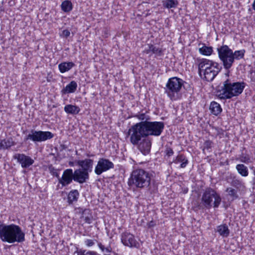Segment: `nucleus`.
Here are the masks:
<instances>
[{
	"mask_svg": "<svg viewBox=\"0 0 255 255\" xmlns=\"http://www.w3.org/2000/svg\"><path fill=\"white\" fill-rule=\"evenodd\" d=\"M0 239L9 244L21 243L25 241V233L18 225L11 224L0 225Z\"/></svg>",
	"mask_w": 255,
	"mask_h": 255,
	"instance_id": "nucleus-2",
	"label": "nucleus"
},
{
	"mask_svg": "<svg viewBox=\"0 0 255 255\" xmlns=\"http://www.w3.org/2000/svg\"><path fill=\"white\" fill-rule=\"evenodd\" d=\"M240 160L241 162L248 163L252 162L251 158L248 154H242L240 156Z\"/></svg>",
	"mask_w": 255,
	"mask_h": 255,
	"instance_id": "nucleus-34",
	"label": "nucleus"
},
{
	"mask_svg": "<svg viewBox=\"0 0 255 255\" xmlns=\"http://www.w3.org/2000/svg\"><path fill=\"white\" fill-rule=\"evenodd\" d=\"M210 110L212 114L215 116L219 115L222 111L220 105L214 101L211 103Z\"/></svg>",
	"mask_w": 255,
	"mask_h": 255,
	"instance_id": "nucleus-20",
	"label": "nucleus"
},
{
	"mask_svg": "<svg viewBox=\"0 0 255 255\" xmlns=\"http://www.w3.org/2000/svg\"><path fill=\"white\" fill-rule=\"evenodd\" d=\"M77 88V84L75 81H71L61 91L62 95L73 93L75 92Z\"/></svg>",
	"mask_w": 255,
	"mask_h": 255,
	"instance_id": "nucleus-16",
	"label": "nucleus"
},
{
	"mask_svg": "<svg viewBox=\"0 0 255 255\" xmlns=\"http://www.w3.org/2000/svg\"><path fill=\"white\" fill-rule=\"evenodd\" d=\"M148 46L149 47V45H148ZM150 52H151V50H149V48L148 49L146 50V53L147 54L149 53Z\"/></svg>",
	"mask_w": 255,
	"mask_h": 255,
	"instance_id": "nucleus-47",
	"label": "nucleus"
},
{
	"mask_svg": "<svg viewBox=\"0 0 255 255\" xmlns=\"http://www.w3.org/2000/svg\"><path fill=\"white\" fill-rule=\"evenodd\" d=\"M149 50H151L152 53L155 54L156 56H160L163 55V50L162 49L157 47L153 45H149Z\"/></svg>",
	"mask_w": 255,
	"mask_h": 255,
	"instance_id": "nucleus-30",
	"label": "nucleus"
},
{
	"mask_svg": "<svg viewBox=\"0 0 255 255\" xmlns=\"http://www.w3.org/2000/svg\"><path fill=\"white\" fill-rule=\"evenodd\" d=\"M121 241L122 243L126 246L136 248L139 247V244L135 240L134 236L129 233H123L122 234Z\"/></svg>",
	"mask_w": 255,
	"mask_h": 255,
	"instance_id": "nucleus-11",
	"label": "nucleus"
},
{
	"mask_svg": "<svg viewBox=\"0 0 255 255\" xmlns=\"http://www.w3.org/2000/svg\"><path fill=\"white\" fill-rule=\"evenodd\" d=\"M173 162L176 164L181 163L180 165L181 168L185 167L188 163V161L186 157L182 154H179L177 156L176 159L173 161Z\"/></svg>",
	"mask_w": 255,
	"mask_h": 255,
	"instance_id": "nucleus-22",
	"label": "nucleus"
},
{
	"mask_svg": "<svg viewBox=\"0 0 255 255\" xmlns=\"http://www.w3.org/2000/svg\"><path fill=\"white\" fill-rule=\"evenodd\" d=\"M114 163L109 159L100 158L95 167V172L97 175H101L103 172L107 171L110 169L114 168Z\"/></svg>",
	"mask_w": 255,
	"mask_h": 255,
	"instance_id": "nucleus-10",
	"label": "nucleus"
},
{
	"mask_svg": "<svg viewBox=\"0 0 255 255\" xmlns=\"http://www.w3.org/2000/svg\"><path fill=\"white\" fill-rule=\"evenodd\" d=\"M48 171L50 173L51 175H52L53 176L56 177L58 179L59 177V174L58 173L59 170L56 169L54 168V167L52 165H50L48 166Z\"/></svg>",
	"mask_w": 255,
	"mask_h": 255,
	"instance_id": "nucleus-33",
	"label": "nucleus"
},
{
	"mask_svg": "<svg viewBox=\"0 0 255 255\" xmlns=\"http://www.w3.org/2000/svg\"><path fill=\"white\" fill-rule=\"evenodd\" d=\"M219 58L223 63L224 68L229 70L232 66L234 61L233 50L228 46L224 45L217 48Z\"/></svg>",
	"mask_w": 255,
	"mask_h": 255,
	"instance_id": "nucleus-8",
	"label": "nucleus"
},
{
	"mask_svg": "<svg viewBox=\"0 0 255 255\" xmlns=\"http://www.w3.org/2000/svg\"><path fill=\"white\" fill-rule=\"evenodd\" d=\"M70 34V32L69 30H68V29L64 30L62 31V35L64 36H65L66 38L69 36Z\"/></svg>",
	"mask_w": 255,
	"mask_h": 255,
	"instance_id": "nucleus-42",
	"label": "nucleus"
},
{
	"mask_svg": "<svg viewBox=\"0 0 255 255\" xmlns=\"http://www.w3.org/2000/svg\"><path fill=\"white\" fill-rule=\"evenodd\" d=\"M13 158L17 160L23 168H28L34 163L33 159L24 154L16 153L13 156Z\"/></svg>",
	"mask_w": 255,
	"mask_h": 255,
	"instance_id": "nucleus-13",
	"label": "nucleus"
},
{
	"mask_svg": "<svg viewBox=\"0 0 255 255\" xmlns=\"http://www.w3.org/2000/svg\"><path fill=\"white\" fill-rule=\"evenodd\" d=\"M252 8L253 9L255 10V0H254L253 3H252Z\"/></svg>",
	"mask_w": 255,
	"mask_h": 255,
	"instance_id": "nucleus-45",
	"label": "nucleus"
},
{
	"mask_svg": "<svg viewBox=\"0 0 255 255\" xmlns=\"http://www.w3.org/2000/svg\"><path fill=\"white\" fill-rule=\"evenodd\" d=\"M137 148L144 155L149 153L151 148V144H135Z\"/></svg>",
	"mask_w": 255,
	"mask_h": 255,
	"instance_id": "nucleus-27",
	"label": "nucleus"
},
{
	"mask_svg": "<svg viewBox=\"0 0 255 255\" xmlns=\"http://www.w3.org/2000/svg\"><path fill=\"white\" fill-rule=\"evenodd\" d=\"M236 169L238 172L243 176L248 175V170L247 167L244 164H240L236 166Z\"/></svg>",
	"mask_w": 255,
	"mask_h": 255,
	"instance_id": "nucleus-28",
	"label": "nucleus"
},
{
	"mask_svg": "<svg viewBox=\"0 0 255 255\" xmlns=\"http://www.w3.org/2000/svg\"><path fill=\"white\" fill-rule=\"evenodd\" d=\"M77 255H99L97 252L94 251H88L80 250L77 252Z\"/></svg>",
	"mask_w": 255,
	"mask_h": 255,
	"instance_id": "nucleus-35",
	"label": "nucleus"
},
{
	"mask_svg": "<svg viewBox=\"0 0 255 255\" xmlns=\"http://www.w3.org/2000/svg\"><path fill=\"white\" fill-rule=\"evenodd\" d=\"M74 173L72 169H67L63 173L61 177L59 176L58 183L61 184L63 187L67 186L71 184L72 180H74Z\"/></svg>",
	"mask_w": 255,
	"mask_h": 255,
	"instance_id": "nucleus-12",
	"label": "nucleus"
},
{
	"mask_svg": "<svg viewBox=\"0 0 255 255\" xmlns=\"http://www.w3.org/2000/svg\"><path fill=\"white\" fill-rule=\"evenodd\" d=\"M77 164L80 166L81 170L87 171L88 173L91 172L92 170L93 160L91 159L80 160L77 161Z\"/></svg>",
	"mask_w": 255,
	"mask_h": 255,
	"instance_id": "nucleus-15",
	"label": "nucleus"
},
{
	"mask_svg": "<svg viewBox=\"0 0 255 255\" xmlns=\"http://www.w3.org/2000/svg\"><path fill=\"white\" fill-rule=\"evenodd\" d=\"M98 246L102 252H106L107 253H111L112 252V248L110 246L105 248L101 243H98Z\"/></svg>",
	"mask_w": 255,
	"mask_h": 255,
	"instance_id": "nucleus-37",
	"label": "nucleus"
},
{
	"mask_svg": "<svg viewBox=\"0 0 255 255\" xmlns=\"http://www.w3.org/2000/svg\"><path fill=\"white\" fill-rule=\"evenodd\" d=\"M162 3L164 7L170 9L176 7L178 1L177 0H164L162 1Z\"/></svg>",
	"mask_w": 255,
	"mask_h": 255,
	"instance_id": "nucleus-23",
	"label": "nucleus"
},
{
	"mask_svg": "<svg viewBox=\"0 0 255 255\" xmlns=\"http://www.w3.org/2000/svg\"><path fill=\"white\" fill-rule=\"evenodd\" d=\"M166 155L169 157L173 154V151L172 149L170 147H167L165 151Z\"/></svg>",
	"mask_w": 255,
	"mask_h": 255,
	"instance_id": "nucleus-41",
	"label": "nucleus"
},
{
	"mask_svg": "<svg viewBox=\"0 0 255 255\" xmlns=\"http://www.w3.org/2000/svg\"><path fill=\"white\" fill-rule=\"evenodd\" d=\"M74 181L80 184H83L89 178V174L87 171L81 169H77L74 172Z\"/></svg>",
	"mask_w": 255,
	"mask_h": 255,
	"instance_id": "nucleus-14",
	"label": "nucleus"
},
{
	"mask_svg": "<svg viewBox=\"0 0 255 255\" xmlns=\"http://www.w3.org/2000/svg\"><path fill=\"white\" fill-rule=\"evenodd\" d=\"M98 246L102 252H106L107 253H111L112 252V248L110 246L105 248L101 243H98Z\"/></svg>",
	"mask_w": 255,
	"mask_h": 255,
	"instance_id": "nucleus-38",
	"label": "nucleus"
},
{
	"mask_svg": "<svg viewBox=\"0 0 255 255\" xmlns=\"http://www.w3.org/2000/svg\"><path fill=\"white\" fill-rule=\"evenodd\" d=\"M90 210L87 209H85L82 213L81 218L83 219L85 223L90 224L92 221V218L91 216H88L90 213Z\"/></svg>",
	"mask_w": 255,
	"mask_h": 255,
	"instance_id": "nucleus-29",
	"label": "nucleus"
},
{
	"mask_svg": "<svg viewBox=\"0 0 255 255\" xmlns=\"http://www.w3.org/2000/svg\"><path fill=\"white\" fill-rule=\"evenodd\" d=\"M62 10L65 12H68L72 10L73 5L72 2L68 0L63 1L61 5Z\"/></svg>",
	"mask_w": 255,
	"mask_h": 255,
	"instance_id": "nucleus-25",
	"label": "nucleus"
},
{
	"mask_svg": "<svg viewBox=\"0 0 255 255\" xmlns=\"http://www.w3.org/2000/svg\"><path fill=\"white\" fill-rule=\"evenodd\" d=\"M150 180V176L148 172L143 169H137L132 172L128 184L130 186L142 188L148 187Z\"/></svg>",
	"mask_w": 255,
	"mask_h": 255,
	"instance_id": "nucleus-5",
	"label": "nucleus"
},
{
	"mask_svg": "<svg viewBox=\"0 0 255 255\" xmlns=\"http://www.w3.org/2000/svg\"><path fill=\"white\" fill-rule=\"evenodd\" d=\"M155 225V223L154 221H151L148 224V228H152Z\"/></svg>",
	"mask_w": 255,
	"mask_h": 255,
	"instance_id": "nucleus-44",
	"label": "nucleus"
},
{
	"mask_svg": "<svg viewBox=\"0 0 255 255\" xmlns=\"http://www.w3.org/2000/svg\"><path fill=\"white\" fill-rule=\"evenodd\" d=\"M245 53V50H237L234 52H233L234 61L235 62L236 60H240L243 58L244 56Z\"/></svg>",
	"mask_w": 255,
	"mask_h": 255,
	"instance_id": "nucleus-31",
	"label": "nucleus"
},
{
	"mask_svg": "<svg viewBox=\"0 0 255 255\" xmlns=\"http://www.w3.org/2000/svg\"><path fill=\"white\" fill-rule=\"evenodd\" d=\"M202 45V47L199 49V52L200 54L203 55L210 56L213 51V47L211 46H207L205 44H200L199 45Z\"/></svg>",
	"mask_w": 255,
	"mask_h": 255,
	"instance_id": "nucleus-21",
	"label": "nucleus"
},
{
	"mask_svg": "<svg viewBox=\"0 0 255 255\" xmlns=\"http://www.w3.org/2000/svg\"><path fill=\"white\" fill-rule=\"evenodd\" d=\"M10 145H7V144H0V149H7L10 147Z\"/></svg>",
	"mask_w": 255,
	"mask_h": 255,
	"instance_id": "nucleus-43",
	"label": "nucleus"
},
{
	"mask_svg": "<svg viewBox=\"0 0 255 255\" xmlns=\"http://www.w3.org/2000/svg\"><path fill=\"white\" fill-rule=\"evenodd\" d=\"M222 69L220 64L207 59H201L198 64L200 76L207 81H212Z\"/></svg>",
	"mask_w": 255,
	"mask_h": 255,
	"instance_id": "nucleus-3",
	"label": "nucleus"
},
{
	"mask_svg": "<svg viewBox=\"0 0 255 255\" xmlns=\"http://www.w3.org/2000/svg\"><path fill=\"white\" fill-rule=\"evenodd\" d=\"M164 124L162 122H139L132 127L130 136L132 143H137L141 137L149 135L158 136L162 132Z\"/></svg>",
	"mask_w": 255,
	"mask_h": 255,
	"instance_id": "nucleus-1",
	"label": "nucleus"
},
{
	"mask_svg": "<svg viewBox=\"0 0 255 255\" xmlns=\"http://www.w3.org/2000/svg\"><path fill=\"white\" fill-rule=\"evenodd\" d=\"M79 195V192L77 190H73L71 191L68 196V203L71 204L74 202L77 201Z\"/></svg>",
	"mask_w": 255,
	"mask_h": 255,
	"instance_id": "nucleus-24",
	"label": "nucleus"
},
{
	"mask_svg": "<svg viewBox=\"0 0 255 255\" xmlns=\"http://www.w3.org/2000/svg\"><path fill=\"white\" fill-rule=\"evenodd\" d=\"M64 110L67 114L73 115L78 114L80 111V109L79 107L71 104L66 105L64 107Z\"/></svg>",
	"mask_w": 255,
	"mask_h": 255,
	"instance_id": "nucleus-18",
	"label": "nucleus"
},
{
	"mask_svg": "<svg viewBox=\"0 0 255 255\" xmlns=\"http://www.w3.org/2000/svg\"><path fill=\"white\" fill-rule=\"evenodd\" d=\"M95 241L98 242L97 240L87 239L85 241V244L86 245V246L90 247L95 245Z\"/></svg>",
	"mask_w": 255,
	"mask_h": 255,
	"instance_id": "nucleus-40",
	"label": "nucleus"
},
{
	"mask_svg": "<svg viewBox=\"0 0 255 255\" xmlns=\"http://www.w3.org/2000/svg\"><path fill=\"white\" fill-rule=\"evenodd\" d=\"M54 134L49 131L31 129L26 136L27 139L33 142H43L53 138Z\"/></svg>",
	"mask_w": 255,
	"mask_h": 255,
	"instance_id": "nucleus-9",
	"label": "nucleus"
},
{
	"mask_svg": "<svg viewBox=\"0 0 255 255\" xmlns=\"http://www.w3.org/2000/svg\"><path fill=\"white\" fill-rule=\"evenodd\" d=\"M221 197L217 192L211 188H206L201 197V204L204 208L210 209L212 207L217 208L221 202Z\"/></svg>",
	"mask_w": 255,
	"mask_h": 255,
	"instance_id": "nucleus-6",
	"label": "nucleus"
},
{
	"mask_svg": "<svg viewBox=\"0 0 255 255\" xmlns=\"http://www.w3.org/2000/svg\"><path fill=\"white\" fill-rule=\"evenodd\" d=\"M75 65V64L72 62H63L58 65V68L60 72L63 73L70 70Z\"/></svg>",
	"mask_w": 255,
	"mask_h": 255,
	"instance_id": "nucleus-17",
	"label": "nucleus"
},
{
	"mask_svg": "<svg viewBox=\"0 0 255 255\" xmlns=\"http://www.w3.org/2000/svg\"><path fill=\"white\" fill-rule=\"evenodd\" d=\"M221 87L219 97L221 99H229L240 95L243 91L246 83L242 82H234L229 79L225 81Z\"/></svg>",
	"mask_w": 255,
	"mask_h": 255,
	"instance_id": "nucleus-4",
	"label": "nucleus"
},
{
	"mask_svg": "<svg viewBox=\"0 0 255 255\" xmlns=\"http://www.w3.org/2000/svg\"><path fill=\"white\" fill-rule=\"evenodd\" d=\"M217 232L223 238L228 237L230 234V230L226 224L218 226L217 227Z\"/></svg>",
	"mask_w": 255,
	"mask_h": 255,
	"instance_id": "nucleus-19",
	"label": "nucleus"
},
{
	"mask_svg": "<svg viewBox=\"0 0 255 255\" xmlns=\"http://www.w3.org/2000/svg\"><path fill=\"white\" fill-rule=\"evenodd\" d=\"M226 192L228 193V194L231 197L232 201H234L239 198V195L237 190L232 187H228L226 189Z\"/></svg>",
	"mask_w": 255,
	"mask_h": 255,
	"instance_id": "nucleus-26",
	"label": "nucleus"
},
{
	"mask_svg": "<svg viewBox=\"0 0 255 255\" xmlns=\"http://www.w3.org/2000/svg\"><path fill=\"white\" fill-rule=\"evenodd\" d=\"M133 117L137 118L141 122H149L150 120V117L148 115H145L144 113L136 114L133 116Z\"/></svg>",
	"mask_w": 255,
	"mask_h": 255,
	"instance_id": "nucleus-32",
	"label": "nucleus"
},
{
	"mask_svg": "<svg viewBox=\"0 0 255 255\" xmlns=\"http://www.w3.org/2000/svg\"><path fill=\"white\" fill-rule=\"evenodd\" d=\"M242 181L236 178H233L231 183L232 185L236 188H239L242 185Z\"/></svg>",
	"mask_w": 255,
	"mask_h": 255,
	"instance_id": "nucleus-36",
	"label": "nucleus"
},
{
	"mask_svg": "<svg viewBox=\"0 0 255 255\" xmlns=\"http://www.w3.org/2000/svg\"><path fill=\"white\" fill-rule=\"evenodd\" d=\"M98 246L102 252H106L107 253H111L112 252V248L110 246L105 248L101 243H98Z\"/></svg>",
	"mask_w": 255,
	"mask_h": 255,
	"instance_id": "nucleus-39",
	"label": "nucleus"
},
{
	"mask_svg": "<svg viewBox=\"0 0 255 255\" xmlns=\"http://www.w3.org/2000/svg\"><path fill=\"white\" fill-rule=\"evenodd\" d=\"M69 165L70 166H74V162H73L70 161V162H69Z\"/></svg>",
	"mask_w": 255,
	"mask_h": 255,
	"instance_id": "nucleus-46",
	"label": "nucleus"
},
{
	"mask_svg": "<svg viewBox=\"0 0 255 255\" xmlns=\"http://www.w3.org/2000/svg\"><path fill=\"white\" fill-rule=\"evenodd\" d=\"M184 81L177 77H173L168 79L164 88L165 93L171 100H175L178 94L184 85Z\"/></svg>",
	"mask_w": 255,
	"mask_h": 255,
	"instance_id": "nucleus-7",
	"label": "nucleus"
}]
</instances>
